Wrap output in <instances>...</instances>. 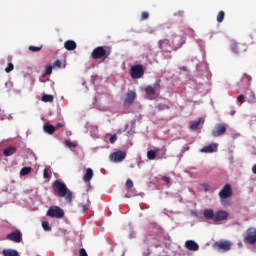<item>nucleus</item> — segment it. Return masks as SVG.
Segmentation results:
<instances>
[{
	"instance_id": "38",
	"label": "nucleus",
	"mask_w": 256,
	"mask_h": 256,
	"mask_svg": "<svg viewBox=\"0 0 256 256\" xmlns=\"http://www.w3.org/2000/svg\"><path fill=\"white\" fill-rule=\"evenodd\" d=\"M43 177L44 179H49L51 177V174H49V170H47V168L44 169Z\"/></svg>"
},
{
	"instance_id": "42",
	"label": "nucleus",
	"mask_w": 256,
	"mask_h": 256,
	"mask_svg": "<svg viewBox=\"0 0 256 256\" xmlns=\"http://www.w3.org/2000/svg\"><path fill=\"white\" fill-rule=\"evenodd\" d=\"M53 67H61V60H56L54 63H53Z\"/></svg>"
},
{
	"instance_id": "21",
	"label": "nucleus",
	"mask_w": 256,
	"mask_h": 256,
	"mask_svg": "<svg viewBox=\"0 0 256 256\" xmlns=\"http://www.w3.org/2000/svg\"><path fill=\"white\" fill-rule=\"evenodd\" d=\"M2 254L4 256H19V252H17V250H13V249H4L2 251Z\"/></svg>"
},
{
	"instance_id": "48",
	"label": "nucleus",
	"mask_w": 256,
	"mask_h": 256,
	"mask_svg": "<svg viewBox=\"0 0 256 256\" xmlns=\"http://www.w3.org/2000/svg\"><path fill=\"white\" fill-rule=\"evenodd\" d=\"M252 97H255V94H254V93L252 94Z\"/></svg>"
},
{
	"instance_id": "11",
	"label": "nucleus",
	"mask_w": 256,
	"mask_h": 256,
	"mask_svg": "<svg viewBox=\"0 0 256 256\" xmlns=\"http://www.w3.org/2000/svg\"><path fill=\"white\" fill-rule=\"evenodd\" d=\"M244 243H249L250 245L256 244V229L250 228L247 230Z\"/></svg>"
},
{
	"instance_id": "28",
	"label": "nucleus",
	"mask_w": 256,
	"mask_h": 256,
	"mask_svg": "<svg viewBox=\"0 0 256 256\" xmlns=\"http://www.w3.org/2000/svg\"><path fill=\"white\" fill-rule=\"evenodd\" d=\"M239 49H241V44L233 43L231 45V51L233 53H239Z\"/></svg>"
},
{
	"instance_id": "19",
	"label": "nucleus",
	"mask_w": 256,
	"mask_h": 256,
	"mask_svg": "<svg viewBox=\"0 0 256 256\" xmlns=\"http://www.w3.org/2000/svg\"><path fill=\"white\" fill-rule=\"evenodd\" d=\"M91 179H93V169L87 168L86 173L83 177V181H85V183H89Z\"/></svg>"
},
{
	"instance_id": "30",
	"label": "nucleus",
	"mask_w": 256,
	"mask_h": 256,
	"mask_svg": "<svg viewBox=\"0 0 256 256\" xmlns=\"http://www.w3.org/2000/svg\"><path fill=\"white\" fill-rule=\"evenodd\" d=\"M156 109L158 111H165L167 109H169V105H166V104H157L156 105Z\"/></svg>"
},
{
	"instance_id": "34",
	"label": "nucleus",
	"mask_w": 256,
	"mask_h": 256,
	"mask_svg": "<svg viewBox=\"0 0 256 256\" xmlns=\"http://www.w3.org/2000/svg\"><path fill=\"white\" fill-rule=\"evenodd\" d=\"M13 69H15V66L13 65V63H9L8 66L5 68V71L6 73H11Z\"/></svg>"
},
{
	"instance_id": "24",
	"label": "nucleus",
	"mask_w": 256,
	"mask_h": 256,
	"mask_svg": "<svg viewBox=\"0 0 256 256\" xmlns=\"http://www.w3.org/2000/svg\"><path fill=\"white\" fill-rule=\"evenodd\" d=\"M42 101L44 103H53V95H49V94H44L42 96Z\"/></svg>"
},
{
	"instance_id": "8",
	"label": "nucleus",
	"mask_w": 256,
	"mask_h": 256,
	"mask_svg": "<svg viewBox=\"0 0 256 256\" xmlns=\"http://www.w3.org/2000/svg\"><path fill=\"white\" fill-rule=\"evenodd\" d=\"M130 75L132 79H141L145 75V69L143 65L137 64L130 68Z\"/></svg>"
},
{
	"instance_id": "9",
	"label": "nucleus",
	"mask_w": 256,
	"mask_h": 256,
	"mask_svg": "<svg viewBox=\"0 0 256 256\" xmlns=\"http://www.w3.org/2000/svg\"><path fill=\"white\" fill-rule=\"evenodd\" d=\"M232 243L229 240H220L218 242H215L213 244V247L217 250V251H231V247H232Z\"/></svg>"
},
{
	"instance_id": "43",
	"label": "nucleus",
	"mask_w": 256,
	"mask_h": 256,
	"mask_svg": "<svg viewBox=\"0 0 256 256\" xmlns=\"http://www.w3.org/2000/svg\"><path fill=\"white\" fill-rule=\"evenodd\" d=\"M162 181H164L165 183H171V178H169L167 176H163Z\"/></svg>"
},
{
	"instance_id": "13",
	"label": "nucleus",
	"mask_w": 256,
	"mask_h": 256,
	"mask_svg": "<svg viewBox=\"0 0 256 256\" xmlns=\"http://www.w3.org/2000/svg\"><path fill=\"white\" fill-rule=\"evenodd\" d=\"M127 157V153L119 150L116 152H113L110 155V159L114 162V163H121V161H124L125 158Z\"/></svg>"
},
{
	"instance_id": "7",
	"label": "nucleus",
	"mask_w": 256,
	"mask_h": 256,
	"mask_svg": "<svg viewBox=\"0 0 256 256\" xmlns=\"http://www.w3.org/2000/svg\"><path fill=\"white\" fill-rule=\"evenodd\" d=\"M135 99H137V93L133 90H129L126 94L123 95V107L129 108L130 106H132L135 102Z\"/></svg>"
},
{
	"instance_id": "47",
	"label": "nucleus",
	"mask_w": 256,
	"mask_h": 256,
	"mask_svg": "<svg viewBox=\"0 0 256 256\" xmlns=\"http://www.w3.org/2000/svg\"><path fill=\"white\" fill-rule=\"evenodd\" d=\"M235 113H236L235 110H232V111L230 112V115L233 116V115H235Z\"/></svg>"
},
{
	"instance_id": "1",
	"label": "nucleus",
	"mask_w": 256,
	"mask_h": 256,
	"mask_svg": "<svg viewBox=\"0 0 256 256\" xmlns=\"http://www.w3.org/2000/svg\"><path fill=\"white\" fill-rule=\"evenodd\" d=\"M185 45V37L174 35L172 41L169 39H161L158 41V47L163 53H171L172 51H178Z\"/></svg>"
},
{
	"instance_id": "41",
	"label": "nucleus",
	"mask_w": 256,
	"mask_h": 256,
	"mask_svg": "<svg viewBox=\"0 0 256 256\" xmlns=\"http://www.w3.org/2000/svg\"><path fill=\"white\" fill-rule=\"evenodd\" d=\"M110 143H115V141H117V134H113L110 139H109Z\"/></svg>"
},
{
	"instance_id": "18",
	"label": "nucleus",
	"mask_w": 256,
	"mask_h": 256,
	"mask_svg": "<svg viewBox=\"0 0 256 256\" xmlns=\"http://www.w3.org/2000/svg\"><path fill=\"white\" fill-rule=\"evenodd\" d=\"M5 157H11V155H15L17 153V147L15 146H10L4 149L3 151Z\"/></svg>"
},
{
	"instance_id": "10",
	"label": "nucleus",
	"mask_w": 256,
	"mask_h": 256,
	"mask_svg": "<svg viewBox=\"0 0 256 256\" xmlns=\"http://www.w3.org/2000/svg\"><path fill=\"white\" fill-rule=\"evenodd\" d=\"M6 239L8 241H13L14 243H21L23 241V234L19 230H15L10 234H7Z\"/></svg>"
},
{
	"instance_id": "16",
	"label": "nucleus",
	"mask_w": 256,
	"mask_h": 256,
	"mask_svg": "<svg viewBox=\"0 0 256 256\" xmlns=\"http://www.w3.org/2000/svg\"><path fill=\"white\" fill-rule=\"evenodd\" d=\"M240 87H249L251 85V76L247 74H243L240 83H238Z\"/></svg>"
},
{
	"instance_id": "12",
	"label": "nucleus",
	"mask_w": 256,
	"mask_h": 256,
	"mask_svg": "<svg viewBox=\"0 0 256 256\" xmlns=\"http://www.w3.org/2000/svg\"><path fill=\"white\" fill-rule=\"evenodd\" d=\"M227 132V127L223 124H216L212 129V137H221Z\"/></svg>"
},
{
	"instance_id": "27",
	"label": "nucleus",
	"mask_w": 256,
	"mask_h": 256,
	"mask_svg": "<svg viewBox=\"0 0 256 256\" xmlns=\"http://www.w3.org/2000/svg\"><path fill=\"white\" fill-rule=\"evenodd\" d=\"M147 157H148V159L153 161V159H155L157 157V152H155V150H149L147 152Z\"/></svg>"
},
{
	"instance_id": "15",
	"label": "nucleus",
	"mask_w": 256,
	"mask_h": 256,
	"mask_svg": "<svg viewBox=\"0 0 256 256\" xmlns=\"http://www.w3.org/2000/svg\"><path fill=\"white\" fill-rule=\"evenodd\" d=\"M185 247L186 249H188V251H199V244H197L193 240H187L185 243Z\"/></svg>"
},
{
	"instance_id": "2",
	"label": "nucleus",
	"mask_w": 256,
	"mask_h": 256,
	"mask_svg": "<svg viewBox=\"0 0 256 256\" xmlns=\"http://www.w3.org/2000/svg\"><path fill=\"white\" fill-rule=\"evenodd\" d=\"M52 187L57 193L58 197H64L66 203L73 201V192L67 188V185L59 180L53 182Z\"/></svg>"
},
{
	"instance_id": "39",
	"label": "nucleus",
	"mask_w": 256,
	"mask_h": 256,
	"mask_svg": "<svg viewBox=\"0 0 256 256\" xmlns=\"http://www.w3.org/2000/svg\"><path fill=\"white\" fill-rule=\"evenodd\" d=\"M79 255H80V256H89V255L87 254V251L85 250V248H81V249L79 250Z\"/></svg>"
},
{
	"instance_id": "32",
	"label": "nucleus",
	"mask_w": 256,
	"mask_h": 256,
	"mask_svg": "<svg viewBox=\"0 0 256 256\" xmlns=\"http://www.w3.org/2000/svg\"><path fill=\"white\" fill-rule=\"evenodd\" d=\"M51 73H53V66L51 65L46 66L44 75H51Z\"/></svg>"
},
{
	"instance_id": "26",
	"label": "nucleus",
	"mask_w": 256,
	"mask_h": 256,
	"mask_svg": "<svg viewBox=\"0 0 256 256\" xmlns=\"http://www.w3.org/2000/svg\"><path fill=\"white\" fill-rule=\"evenodd\" d=\"M145 93L151 97L153 95H155V88H153L152 86H146L145 87Z\"/></svg>"
},
{
	"instance_id": "22",
	"label": "nucleus",
	"mask_w": 256,
	"mask_h": 256,
	"mask_svg": "<svg viewBox=\"0 0 256 256\" xmlns=\"http://www.w3.org/2000/svg\"><path fill=\"white\" fill-rule=\"evenodd\" d=\"M200 125H201V118L196 121L190 122V129L192 131H195V129H197Z\"/></svg>"
},
{
	"instance_id": "46",
	"label": "nucleus",
	"mask_w": 256,
	"mask_h": 256,
	"mask_svg": "<svg viewBox=\"0 0 256 256\" xmlns=\"http://www.w3.org/2000/svg\"><path fill=\"white\" fill-rule=\"evenodd\" d=\"M252 171H253V173L256 175V164L253 165Z\"/></svg>"
},
{
	"instance_id": "35",
	"label": "nucleus",
	"mask_w": 256,
	"mask_h": 256,
	"mask_svg": "<svg viewBox=\"0 0 256 256\" xmlns=\"http://www.w3.org/2000/svg\"><path fill=\"white\" fill-rule=\"evenodd\" d=\"M149 19V12H142L141 21H147Z\"/></svg>"
},
{
	"instance_id": "4",
	"label": "nucleus",
	"mask_w": 256,
	"mask_h": 256,
	"mask_svg": "<svg viewBox=\"0 0 256 256\" xmlns=\"http://www.w3.org/2000/svg\"><path fill=\"white\" fill-rule=\"evenodd\" d=\"M109 55H111V48L107 46H98L91 53L92 59H103V61H105V59H108Z\"/></svg>"
},
{
	"instance_id": "33",
	"label": "nucleus",
	"mask_w": 256,
	"mask_h": 256,
	"mask_svg": "<svg viewBox=\"0 0 256 256\" xmlns=\"http://www.w3.org/2000/svg\"><path fill=\"white\" fill-rule=\"evenodd\" d=\"M42 227H43L44 231H51V226H49V222H47V221L42 222Z\"/></svg>"
},
{
	"instance_id": "49",
	"label": "nucleus",
	"mask_w": 256,
	"mask_h": 256,
	"mask_svg": "<svg viewBox=\"0 0 256 256\" xmlns=\"http://www.w3.org/2000/svg\"><path fill=\"white\" fill-rule=\"evenodd\" d=\"M126 197H129V195H126Z\"/></svg>"
},
{
	"instance_id": "5",
	"label": "nucleus",
	"mask_w": 256,
	"mask_h": 256,
	"mask_svg": "<svg viewBox=\"0 0 256 256\" xmlns=\"http://www.w3.org/2000/svg\"><path fill=\"white\" fill-rule=\"evenodd\" d=\"M220 197V203L221 205L226 206L227 201L225 199H229V197H233V188L231 187V184H225L223 188L219 192Z\"/></svg>"
},
{
	"instance_id": "29",
	"label": "nucleus",
	"mask_w": 256,
	"mask_h": 256,
	"mask_svg": "<svg viewBox=\"0 0 256 256\" xmlns=\"http://www.w3.org/2000/svg\"><path fill=\"white\" fill-rule=\"evenodd\" d=\"M29 51H32V53H38V51H41L43 49V46H29Z\"/></svg>"
},
{
	"instance_id": "31",
	"label": "nucleus",
	"mask_w": 256,
	"mask_h": 256,
	"mask_svg": "<svg viewBox=\"0 0 256 256\" xmlns=\"http://www.w3.org/2000/svg\"><path fill=\"white\" fill-rule=\"evenodd\" d=\"M65 145H66V147H68L69 149H75V147H77V144L71 142V140H66V141H65Z\"/></svg>"
},
{
	"instance_id": "6",
	"label": "nucleus",
	"mask_w": 256,
	"mask_h": 256,
	"mask_svg": "<svg viewBox=\"0 0 256 256\" xmlns=\"http://www.w3.org/2000/svg\"><path fill=\"white\" fill-rule=\"evenodd\" d=\"M46 215L52 217V219H63L65 217V211L59 206H51Z\"/></svg>"
},
{
	"instance_id": "23",
	"label": "nucleus",
	"mask_w": 256,
	"mask_h": 256,
	"mask_svg": "<svg viewBox=\"0 0 256 256\" xmlns=\"http://www.w3.org/2000/svg\"><path fill=\"white\" fill-rule=\"evenodd\" d=\"M31 171H33V168L31 167H23L20 171V175L22 177H25V175H29V173H31Z\"/></svg>"
},
{
	"instance_id": "36",
	"label": "nucleus",
	"mask_w": 256,
	"mask_h": 256,
	"mask_svg": "<svg viewBox=\"0 0 256 256\" xmlns=\"http://www.w3.org/2000/svg\"><path fill=\"white\" fill-rule=\"evenodd\" d=\"M126 189H133V181L131 179L126 181Z\"/></svg>"
},
{
	"instance_id": "37",
	"label": "nucleus",
	"mask_w": 256,
	"mask_h": 256,
	"mask_svg": "<svg viewBox=\"0 0 256 256\" xmlns=\"http://www.w3.org/2000/svg\"><path fill=\"white\" fill-rule=\"evenodd\" d=\"M203 191L207 193L208 191H211V186L209 184H202Z\"/></svg>"
},
{
	"instance_id": "3",
	"label": "nucleus",
	"mask_w": 256,
	"mask_h": 256,
	"mask_svg": "<svg viewBox=\"0 0 256 256\" xmlns=\"http://www.w3.org/2000/svg\"><path fill=\"white\" fill-rule=\"evenodd\" d=\"M205 219L214 221V223H221V221H227L229 219V212L225 210L213 211V209H205L203 211Z\"/></svg>"
},
{
	"instance_id": "17",
	"label": "nucleus",
	"mask_w": 256,
	"mask_h": 256,
	"mask_svg": "<svg viewBox=\"0 0 256 256\" xmlns=\"http://www.w3.org/2000/svg\"><path fill=\"white\" fill-rule=\"evenodd\" d=\"M64 47L67 49V51H75V49H77V43H75L73 40H67L64 43Z\"/></svg>"
},
{
	"instance_id": "14",
	"label": "nucleus",
	"mask_w": 256,
	"mask_h": 256,
	"mask_svg": "<svg viewBox=\"0 0 256 256\" xmlns=\"http://www.w3.org/2000/svg\"><path fill=\"white\" fill-rule=\"evenodd\" d=\"M217 143H212L208 146H204L200 151L201 153H217Z\"/></svg>"
},
{
	"instance_id": "40",
	"label": "nucleus",
	"mask_w": 256,
	"mask_h": 256,
	"mask_svg": "<svg viewBox=\"0 0 256 256\" xmlns=\"http://www.w3.org/2000/svg\"><path fill=\"white\" fill-rule=\"evenodd\" d=\"M237 101H239V103H243V101H245V95L240 94V95L237 97Z\"/></svg>"
},
{
	"instance_id": "45",
	"label": "nucleus",
	"mask_w": 256,
	"mask_h": 256,
	"mask_svg": "<svg viewBox=\"0 0 256 256\" xmlns=\"http://www.w3.org/2000/svg\"><path fill=\"white\" fill-rule=\"evenodd\" d=\"M55 127V129L57 130V129H61V127H63V124H61V123H58L56 126H54Z\"/></svg>"
},
{
	"instance_id": "25",
	"label": "nucleus",
	"mask_w": 256,
	"mask_h": 256,
	"mask_svg": "<svg viewBox=\"0 0 256 256\" xmlns=\"http://www.w3.org/2000/svg\"><path fill=\"white\" fill-rule=\"evenodd\" d=\"M224 19H225V11L221 10L216 17L217 23H223Z\"/></svg>"
},
{
	"instance_id": "44",
	"label": "nucleus",
	"mask_w": 256,
	"mask_h": 256,
	"mask_svg": "<svg viewBox=\"0 0 256 256\" xmlns=\"http://www.w3.org/2000/svg\"><path fill=\"white\" fill-rule=\"evenodd\" d=\"M87 209H89V204H82L83 213H85V211H87Z\"/></svg>"
},
{
	"instance_id": "20",
	"label": "nucleus",
	"mask_w": 256,
	"mask_h": 256,
	"mask_svg": "<svg viewBox=\"0 0 256 256\" xmlns=\"http://www.w3.org/2000/svg\"><path fill=\"white\" fill-rule=\"evenodd\" d=\"M44 131L46 133H48L49 135H53L56 131L55 126L51 125V124H44Z\"/></svg>"
}]
</instances>
